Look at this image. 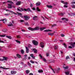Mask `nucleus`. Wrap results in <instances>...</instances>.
Segmentation results:
<instances>
[{"label": "nucleus", "mask_w": 75, "mask_h": 75, "mask_svg": "<svg viewBox=\"0 0 75 75\" xmlns=\"http://www.w3.org/2000/svg\"><path fill=\"white\" fill-rule=\"evenodd\" d=\"M74 56V57H75V53H74L72 54Z\"/></svg>", "instance_id": "obj_64"}, {"label": "nucleus", "mask_w": 75, "mask_h": 75, "mask_svg": "<svg viewBox=\"0 0 75 75\" xmlns=\"http://www.w3.org/2000/svg\"><path fill=\"white\" fill-rule=\"evenodd\" d=\"M20 21L22 23H23L24 22V20H21Z\"/></svg>", "instance_id": "obj_58"}, {"label": "nucleus", "mask_w": 75, "mask_h": 75, "mask_svg": "<svg viewBox=\"0 0 75 75\" xmlns=\"http://www.w3.org/2000/svg\"><path fill=\"white\" fill-rule=\"evenodd\" d=\"M27 11H30V8H27Z\"/></svg>", "instance_id": "obj_59"}, {"label": "nucleus", "mask_w": 75, "mask_h": 75, "mask_svg": "<svg viewBox=\"0 0 75 75\" xmlns=\"http://www.w3.org/2000/svg\"><path fill=\"white\" fill-rule=\"evenodd\" d=\"M9 13H13V14H15L16 15H17V13H16L15 12L10 10L9 11Z\"/></svg>", "instance_id": "obj_15"}, {"label": "nucleus", "mask_w": 75, "mask_h": 75, "mask_svg": "<svg viewBox=\"0 0 75 75\" xmlns=\"http://www.w3.org/2000/svg\"><path fill=\"white\" fill-rule=\"evenodd\" d=\"M63 68H64V69H68L69 68V67L68 66H67L66 67H65V66H63Z\"/></svg>", "instance_id": "obj_24"}, {"label": "nucleus", "mask_w": 75, "mask_h": 75, "mask_svg": "<svg viewBox=\"0 0 75 75\" xmlns=\"http://www.w3.org/2000/svg\"><path fill=\"white\" fill-rule=\"evenodd\" d=\"M55 60H50V62H54Z\"/></svg>", "instance_id": "obj_37"}, {"label": "nucleus", "mask_w": 75, "mask_h": 75, "mask_svg": "<svg viewBox=\"0 0 75 75\" xmlns=\"http://www.w3.org/2000/svg\"><path fill=\"white\" fill-rule=\"evenodd\" d=\"M26 59H25V58H24L22 59V60L23 61H25V60H26Z\"/></svg>", "instance_id": "obj_49"}, {"label": "nucleus", "mask_w": 75, "mask_h": 75, "mask_svg": "<svg viewBox=\"0 0 75 75\" xmlns=\"http://www.w3.org/2000/svg\"><path fill=\"white\" fill-rule=\"evenodd\" d=\"M28 29L31 31H35V30H40V27L38 26H37L35 28L29 27L28 28Z\"/></svg>", "instance_id": "obj_1"}, {"label": "nucleus", "mask_w": 75, "mask_h": 75, "mask_svg": "<svg viewBox=\"0 0 75 75\" xmlns=\"http://www.w3.org/2000/svg\"><path fill=\"white\" fill-rule=\"evenodd\" d=\"M37 11H41V10L39 9V8L38 7H37Z\"/></svg>", "instance_id": "obj_35"}, {"label": "nucleus", "mask_w": 75, "mask_h": 75, "mask_svg": "<svg viewBox=\"0 0 75 75\" xmlns=\"http://www.w3.org/2000/svg\"><path fill=\"white\" fill-rule=\"evenodd\" d=\"M39 56L41 58H42V56L41 54H39Z\"/></svg>", "instance_id": "obj_57"}, {"label": "nucleus", "mask_w": 75, "mask_h": 75, "mask_svg": "<svg viewBox=\"0 0 75 75\" xmlns=\"http://www.w3.org/2000/svg\"><path fill=\"white\" fill-rule=\"evenodd\" d=\"M65 73L66 75H69V71H65Z\"/></svg>", "instance_id": "obj_26"}, {"label": "nucleus", "mask_w": 75, "mask_h": 75, "mask_svg": "<svg viewBox=\"0 0 75 75\" xmlns=\"http://www.w3.org/2000/svg\"><path fill=\"white\" fill-rule=\"evenodd\" d=\"M37 16H35L33 17V20H37Z\"/></svg>", "instance_id": "obj_16"}, {"label": "nucleus", "mask_w": 75, "mask_h": 75, "mask_svg": "<svg viewBox=\"0 0 75 75\" xmlns=\"http://www.w3.org/2000/svg\"><path fill=\"white\" fill-rule=\"evenodd\" d=\"M45 28H45V27L41 28L40 29V30L41 31H43V30H44V29H45Z\"/></svg>", "instance_id": "obj_23"}, {"label": "nucleus", "mask_w": 75, "mask_h": 75, "mask_svg": "<svg viewBox=\"0 0 75 75\" xmlns=\"http://www.w3.org/2000/svg\"><path fill=\"white\" fill-rule=\"evenodd\" d=\"M41 18H43V20H44V21H45V18H44V17L43 16H41Z\"/></svg>", "instance_id": "obj_55"}, {"label": "nucleus", "mask_w": 75, "mask_h": 75, "mask_svg": "<svg viewBox=\"0 0 75 75\" xmlns=\"http://www.w3.org/2000/svg\"><path fill=\"white\" fill-rule=\"evenodd\" d=\"M48 35H50L52 36V35H54V33H48Z\"/></svg>", "instance_id": "obj_28"}, {"label": "nucleus", "mask_w": 75, "mask_h": 75, "mask_svg": "<svg viewBox=\"0 0 75 75\" xmlns=\"http://www.w3.org/2000/svg\"><path fill=\"white\" fill-rule=\"evenodd\" d=\"M6 40H5L4 41H3L1 40L0 39V42H2L3 43H6Z\"/></svg>", "instance_id": "obj_20"}, {"label": "nucleus", "mask_w": 75, "mask_h": 75, "mask_svg": "<svg viewBox=\"0 0 75 75\" xmlns=\"http://www.w3.org/2000/svg\"><path fill=\"white\" fill-rule=\"evenodd\" d=\"M25 47L27 53H28L29 52V49H28V48L27 47Z\"/></svg>", "instance_id": "obj_10"}, {"label": "nucleus", "mask_w": 75, "mask_h": 75, "mask_svg": "<svg viewBox=\"0 0 75 75\" xmlns=\"http://www.w3.org/2000/svg\"><path fill=\"white\" fill-rule=\"evenodd\" d=\"M47 57H48L49 56V53H47L46 54Z\"/></svg>", "instance_id": "obj_52"}, {"label": "nucleus", "mask_w": 75, "mask_h": 75, "mask_svg": "<svg viewBox=\"0 0 75 75\" xmlns=\"http://www.w3.org/2000/svg\"><path fill=\"white\" fill-rule=\"evenodd\" d=\"M54 48L55 50H57V49H58V46L57 45L55 46L54 47Z\"/></svg>", "instance_id": "obj_33"}, {"label": "nucleus", "mask_w": 75, "mask_h": 75, "mask_svg": "<svg viewBox=\"0 0 75 75\" xmlns=\"http://www.w3.org/2000/svg\"><path fill=\"white\" fill-rule=\"evenodd\" d=\"M7 2L8 3H11V4H13V2H12V1L10 0L8 1H7Z\"/></svg>", "instance_id": "obj_29"}, {"label": "nucleus", "mask_w": 75, "mask_h": 75, "mask_svg": "<svg viewBox=\"0 0 75 75\" xmlns=\"http://www.w3.org/2000/svg\"><path fill=\"white\" fill-rule=\"evenodd\" d=\"M6 36L5 35H0V37H4Z\"/></svg>", "instance_id": "obj_30"}, {"label": "nucleus", "mask_w": 75, "mask_h": 75, "mask_svg": "<svg viewBox=\"0 0 75 75\" xmlns=\"http://www.w3.org/2000/svg\"><path fill=\"white\" fill-rule=\"evenodd\" d=\"M32 51H34L35 53H37V50L35 49H32Z\"/></svg>", "instance_id": "obj_14"}, {"label": "nucleus", "mask_w": 75, "mask_h": 75, "mask_svg": "<svg viewBox=\"0 0 75 75\" xmlns=\"http://www.w3.org/2000/svg\"><path fill=\"white\" fill-rule=\"evenodd\" d=\"M70 45L72 46H69V48H74L75 47V42H71L70 43Z\"/></svg>", "instance_id": "obj_2"}, {"label": "nucleus", "mask_w": 75, "mask_h": 75, "mask_svg": "<svg viewBox=\"0 0 75 75\" xmlns=\"http://www.w3.org/2000/svg\"><path fill=\"white\" fill-rule=\"evenodd\" d=\"M60 16H63L64 15V14L62 13H61L60 14Z\"/></svg>", "instance_id": "obj_62"}, {"label": "nucleus", "mask_w": 75, "mask_h": 75, "mask_svg": "<svg viewBox=\"0 0 75 75\" xmlns=\"http://www.w3.org/2000/svg\"><path fill=\"white\" fill-rule=\"evenodd\" d=\"M43 59L44 61H45V62H46L47 60H46V59H45L43 58Z\"/></svg>", "instance_id": "obj_51"}, {"label": "nucleus", "mask_w": 75, "mask_h": 75, "mask_svg": "<svg viewBox=\"0 0 75 75\" xmlns=\"http://www.w3.org/2000/svg\"><path fill=\"white\" fill-rule=\"evenodd\" d=\"M20 7H19V8H17V10H18V11H23L24 9L23 8H21V9H20Z\"/></svg>", "instance_id": "obj_12"}, {"label": "nucleus", "mask_w": 75, "mask_h": 75, "mask_svg": "<svg viewBox=\"0 0 75 75\" xmlns=\"http://www.w3.org/2000/svg\"><path fill=\"white\" fill-rule=\"evenodd\" d=\"M32 42L35 45H37L38 44V43L35 40H33Z\"/></svg>", "instance_id": "obj_5"}, {"label": "nucleus", "mask_w": 75, "mask_h": 75, "mask_svg": "<svg viewBox=\"0 0 75 75\" xmlns=\"http://www.w3.org/2000/svg\"><path fill=\"white\" fill-rule=\"evenodd\" d=\"M40 47L42 48H43L44 47V44L43 42H42L40 43Z\"/></svg>", "instance_id": "obj_7"}, {"label": "nucleus", "mask_w": 75, "mask_h": 75, "mask_svg": "<svg viewBox=\"0 0 75 75\" xmlns=\"http://www.w3.org/2000/svg\"><path fill=\"white\" fill-rule=\"evenodd\" d=\"M6 37L8 38H9V39H11L12 38L11 37V36H6Z\"/></svg>", "instance_id": "obj_22"}, {"label": "nucleus", "mask_w": 75, "mask_h": 75, "mask_svg": "<svg viewBox=\"0 0 75 75\" xmlns=\"http://www.w3.org/2000/svg\"><path fill=\"white\" fill-rule=\"evenodd\" d=\"M0 68H2L4 69H7L6 68V67L4 66L3 67H0Z\"/></svg>", "instance_id": "obj_18"}, {"label": "nucleus", "mask_w": 75, "mask_h": 75, "mask_svg": "<svg viewBox=\"0 0 75 75\" xmlns=\"http://www.w3.org/2000/svg\"><path fill=\"white\" fill-rule=\"evenodd\" d=\"M21 52L22 54H23L24 53V50H21Z\"/></svg>", "instance_id": "obj_34"}, {"label": "nucleus", "mask_w": 75, "mask_h": 75, "mask_svg": "<svg viewBox=\"0 0 75 75\" xmlns=\"http://www.w3.org/2000/svg\"><path fill=\"white\" fill-rule=\"evenodd\" d=\"M16 41L18 43H19V44L20 43V42L17 40H16Z\"/></svg>", "instance_id": "obj_40"}, {"label": "nucleus", "mask_w": 75, "mask_h": 75, "mask_svg": "<svg viewBox=\"0 0 75 75\" xmlns=\"http://www.w3.org/2000/svg\"><path fill=\"white\" fill-rule=\"evenodd\" d=\"M51 69L53 71V72L55 73V70L53 69H52V67H51Z\"/></svg>", "instance_id": "obj_48"}, {"label": "nucleus", "mask_w": 75, "mask_h": 75, "mask_svg": "<svg viewBox=\"0 0 75 75\" xmlns=\"http://www.w3.org/2000/svg\"><path fill=\"white\" fill-rule=\"evenodd\" d=\"M71 4H75V1H72L71 2Z\"/></svg>", "instance_id": "obj_56"}, {"label": "nucleus", "mask_w": 75, "mask_h": 75, "mask_svg": "<svg viewBox=\"0 0 75 75\" xmlns=\"http://www.w3.org/2000/svg\"><path fill=\"white\" fill-rule=\"evenodd\" d=\"M18 15L19 16H21L22 15V13H17Z\"/></svg>", "instance_id": "obj_42"}, {"label": "nucleus", "mask_w": 75, "mask_h": 75, "mask_svg": "<svg viewBox=\"0 0 75 75\" xmlns=\"http://www.w3.org/2000/svg\"><path fill=\"white\" fill-rule=\"evenodd\" d=\"M24 24H25V25H28V23L27 22H25Z\"/></svg>", "instance_id": "obj_46"}, {"label": "nucleus", "mask_w": 75, "mask_h": 75, "mask_svg": "<svg viewBox=\"0 0 75 75\" xmlns=\"http://www.w3.org/2000/svg\"><path fill=\"white\" fill-rule=\"evenodd\" d=\"M29 75H33V74L32 73H30L29 74Z\"/></svg>", "instance_id": "obj_63"}, {"label": "nucleus", "mask_w": 75, "mask_h": 75, "mask_svg": "<svg viewBox=\"0 0 75 75\" xmlns=\"http://www.w3.org/2000/svg\"><path fill=\"white\" fill-rule=\"evenodd\" d=\"M17 38H21V36H20V35H18L17 36Z\"/></svg>", "instance_id": "obj_50"}, {"label": "nucleus", "mask_w": 75, "mask_h": 75, "mask_svg": "<svg viewBox=\"0 0 75 75\" xmlns=\"http://www.w3.org/2000/svg\"><path fill=\"white\" fill-rule=\"evenodd\" d=\"M28 63L29 66V67H31V64L30 63H29V62H28Z\"/></svg>", "instance_id": "obj_45"}, {"label": "nucleus", "mask_w": 75, "mask_h": 75, "mask_svg": "<svg viewBox=\"0 0 75 75\" xmlns=\"http://www.w3.org/2000/svg\"><path fill=\"white\" fill-rule=\"evenodd\" d=\"M44 31H45V32H50V31H52V30L48 29V30H44Z\"/></svg>", "instance_id": "obj_17"}, {"label": "nucleus", "mask_w": 75, "mask_h": 75, "mask_svg": "<svg viewBox=\"0 0 75 75\" xmlns=\"http://www.w3.org/2000/svg\"><path fill=\"white\" fill-rule=\"evenodd\" d=\"M7 20L6 19V18H5L4 19H1V20H0V21H3L4 23H7Z\"/></svg>", "instance_id": "obj_4"}, {"label": "nucleus", "mask_w": 75, "mask_h": 75, "mask_svg": "<svg viewBox=\"0 0 75 75\" xmlns=\"http://www.w3.org/2000/svg\"><path fill=\"white\" fill-rule=\"evenodd\" d=\"M30 62H31V63H32V64H34L35 63L34 62L31 60H30Z\"/></svg>", "instance_id": "obj_41"}, {"label": "nucleus", "mask_w": 75, "mask_h": 75, "mask_svg": "<svg viewBox=\"0 0 75 75\" xmlns=\"http://www.w3.org/2000/svg\"><path fill=\"white\" fill-rule=\"evenodd\" d=\"M47 7L48 8H52V6L51 5H47Z\"/></svg>", "instance_id": "obj_32"}, {"label": "nucleus", "mask_w": 75, "mask_h": 75, "mask_svg": "<svg viewBox=\"0 0 75 75\" xmlns=\"http://www.w3.org/2000/svg\"><path fill=\"white\" fill-rule=\"evenodd\" d=\"M8 8H12V4H8Z\"/></svg>", "instance_id": "obj_9"}, {"label": "nucleus", "mask_w": 75, "mask_h": 75, "mask_svg": "<svg viewBox=\"0 0 75 75\" xmlns=\"http://www.w3.org/2000/svg\"><path fill=\"white\" fill-rule=\"evenodd\" d=\"M11 74H12L13 75H15V74L17 73V72H16V71H11Z\"/></svg>", "instance_id": "obj_8"}, {"label": "nucleus", "mask_w": 75, "mask_h": 75, "mask_svg": "<svg viewBox=\"0 0 75 75\" xmlns=\"http://www.w3.org/2000/svg\"><path fill=\"white\" fill-rule=\"evenodd\" d=\"M3 61H7L8 59V57H3Z\"/></svg>", "instance_id": "obj_11"}, {"label": "nucleus", "mask_w": 75, "mask_h": 75, "mask_svg": "<svg viewBox=\"0 0 75 75\" xmlns=\"http://www.w3.org/2000/svg\"><path fill=\"white\" fill-rule=\"evenodd\" d=\"M62 20H65L66 21H68V19L67 18H62Z\"/></svg>", "instance_id": "obj_25"}, {"label": "nucleus", "mask_w": 75, "mask_h": 75, "mask_svg": "<svg viewBox=\"0 0 75 75\" xmlns=\"http://www.w3.org/2000/svg\"><path fill=\"white\" fill-rule=\"evenodd\" d=\"M24 18H25V20H28V19H30V16H28L27 15H25L23 16Z\"/></svg>", "instance_id": "obj_3"}, {"label": "nucleus", "mask_w": 75, "mask_h": 75, "mask_svg": "<svg viewBox=\"0 0 75 75\" xmlns=\"http://www.w3.org/2000/svg\"><path fill=\"white\" fill-rule=\"evenodd\" d=\"M21 1H18L16 3V5L18 6L19 5H21Z\"/></svg>", "instance_id": "obj_6"}, {"label": "nucleus", "mask_w": 75, "mask_h": 75, "mask_svg": "<svg viewBox=\"0 0 75 75\" xmlns=\"http://www.w3.org/2000/svg\"><path fill=\"white\" fill-rule=\"evenodd\" d=\"M40 4H41V2H38L36 4V6H40Z\"/></svg>", "instance_id": "obj_13"}, {"label": "nucleus", "mask_w": 75, "mask_h": 75, "mask_svg": "<svg viewBox=\"0 0 75 75\" xmlns=\"http://www.w3.org/2000/svg\"><path fill=\"white\" fill-rule=\"evenodd\" d=\"M30 57H32L34 56V55L33 54H31L30 55Z\"/></svg>", "instance_id": "obj_60"}, {"label": "nucleus", "mask_w": 75, "mask_h": 75, "mask_svg": "<svg viewBox=\"0 0 75 75\" xmlns=\"http://www.w3.org/2000/svg\"><path fill=\"white\" fill-rule=\"evenodd\" d=\"M9 15H10V13H5L4 14V16H8Z\"/></svg>", "instance_id": "obj_31"}, {"label": "nucleus", "mask_w": 75, "mask_h": 75, "mask_svg": "<svg viewBox=\"0 0 75 75\" xmlns=\"http://www.w3.org/2000/svg\"><path fill=\"white\" fill-rule=\"evenodd\" d=\"M64 36H65V35L64 34H61L62 37H64Z\"/></svg>", "instance_id": "obj_61"}, {"label": "nucleus", "mask_w": 75, "mask_h": 75, "mask_svg": "<svg viewBox=\"0 0 75 75\" xmlns=\"http://www.w3.org/2000/svg\"><path fill=\"white\" fill-rule=\"evenodd\" d=\"M71 6L72 8H75V5H74V4H72L71 5Z\"/></svg>", "instance_id": "obj_43"}, {"label": "nucleus", "mask_w": 75, "mask_h": 75, "mask_svg": "<svg viewBox=\"0 0 75 75\" xmlns=\"http://www.w3.org/2000/svg\"><path fill=\"white\" fill-rule=\"evenodd\" d=\"M3 31V32H6V31H7V30L6 29H3L2 30Z\"/></svg>", "instance_id": "obj_38"}, {"label": "nucleus", "mask_w": 75, "mask_h": 75, "mask_svg": "<svg viewBox=\"0 0 75 75\" xmlns=\"http://www.w3.org/2000/svg\"><path fill=\"white\" fill-rule=\"evenodd\" d=\"M24 58L26 59H27V54H26V55H25L24 56Z\"/></svg>", "instance_id": "obj_36"}, {"label": "nucleus", "mask_w": 75, "mask_h": 75, "mask_svg": "<svg viewBox=\"0 0 75 75\" xmlns=\"http://www.w3.org/2000/svg\"><path fill=\"white\" fill-rule=\"evenodd\" d=\"M66 59H69V56H67L66 58Z\"/></svg>", "instance_id": "obj_54"}, {"label": "nucleus", "mask_w": 75, "mask_h": 75, "mask_svg": "<svg viewBox=\"0 0 75 75\" xmlns=\"http://www.w3.org/2000/svg\"><path fill=\"white\" fill-rule=\"evenodd\" d=\"M38 72L39 73H42L43 72V70H39L38 71Z\"/></svg>", "instance_id": "obj_27"}, {"label": "nucleus", "mask_w": 75, "mask_h": 75, "mask_svg": "<svg viewBox=\"0 0 75 75\" xmlns=\"http://www.w3.org/2000/svg\"><path fill=\"white\" fill-rule=\"evenodd\" d=\"M57 26V24H54L52 26V27H54V26Z\"/></svg>", "instance_id": "obj_47"}, {"label": "nucleus", "mask_w": 75, "mask_h": 75, "mask_svg": "<svg viewBox=\"0 0 75 75\" xmlns=\"http://www.w3.org/2000/svg\"><path fill=\"white\" fill-rule=\"evenodd\" d=\"M28 47H29V48H31L32 47V45L30 44H29L28 45Z\"/></svg>", "instance_id": "obj_44"}, {"label": "nucleus", "mask_w": 75, "mask_h": 75, "mask_svg": "<svg viewBox=\"0 0 75 75\" xmlns=\"http://www.w3.org/2000/svg\"><path fill=\"white\" fill-rule=\"evenodd\" d=\"M26 74H28V73H30V71L28 70H27L26 71Z\"/></svg>", "instance_id": "obj_39"}, {"label": "nucleus", "mask_w": 75, "mask_h": 75, "mask_svg": "<svg viewBox=\"0 0 75 75\" xmlns=\"http://www.w3.org/2000/svg\"><path fill=\"white\" fill-rule=\"evenodd\" d=\"M63 45H64V46L65 47V48H67V45H66V44H65L63 43Z\"/></svg>", "instance_id": "obj_53"}, {"label": "nucleus", "mask_w": 75, "mask_h": 75, "mask_svg": "<svg viewBox=\"0 0 75 75\" xmlns=\"http://www.w3.org/2000/svg\"><path fill=\"white\" fill-rule=\"evenodd\" d=\"M13 25L12 24V23L11 22H10L9 23V24H8V26H13Z\"/></svg>", "instance_id": "obj_19"}, {"label": "nucleus", "mask_w": 75, "mask_h": 75, "mask_svg": "<svg viewBox=\"0 0 75 75\" xmlns=\"http://www.w3.org/2000/svg\"><path fill=\"white\" fill-rule=\"evenodd\" d=\"M16 56L17 57H18V58H21V55L18 54H17L16 55Z\"/></svg>", "instance_id": "obj_21"}]
</instances>
